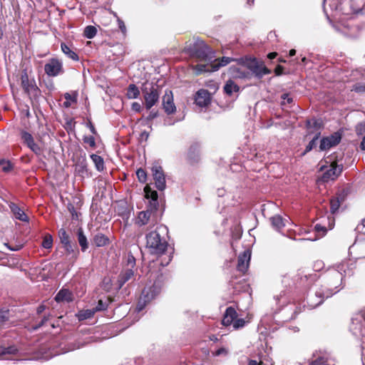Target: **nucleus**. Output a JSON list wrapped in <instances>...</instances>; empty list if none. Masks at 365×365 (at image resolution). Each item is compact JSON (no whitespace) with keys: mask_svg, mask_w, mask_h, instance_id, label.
Masks as SVG:
<instances>
[{"mask_svg":"<svg viewBox=\"0 0 365 365\" xmlns=\"http://www.w3.org/2000/svg\"><path fill=\"white\" fill-rule=\"evenodd\" d=\"M64 98L67 101H71L73 102L76 101V99L75 97H72L69 93H66L64 94Z\"/></svg>","mask_w":365,"mask_h":365,"instance_id":"63","label":"nucleus"},{"mask_svg":"<svg viewBox=\"0 0 365 365\" xmlns=\"http://www.w3.org/2000/svg\"><path fill=\"white\" fill-rule=\"evenodd\" d=\"M42 247L45 249H50L53 245V238L51 235H46L44 236L42 241Z\"/></svg>","mask_w":365,"mask_h":365,"instance_id":"37","label":"nucleus"},{"mask_svg":"<svg viewBox=\"0 0 365 365\" xmlns=\"http://www.w3.org/2000/svg\"><path fill=\"white\" fill-rule=\"evenodd\" d=\"M95 314V310L93 309H86L80 311L78 314V319L79 321L85 320L87 319L91 318Z\"/></svg>","mask_w":365,"mask_h":365,"instance_id":"34","label":"nucleus"},{"mask_svg":"<svg viewBox=\"0 0 365 365\" xmlns=\"http://www.w3.org/2000/svg\"><path fill=\"white\" fill-rule=\"evenodd\" d=\"M4 246H6L9 250L11 251H18L21 248V245H16L15 247H11L8 243H4Z\"/></svg>","mask_w":365,"mask_h":365,"instance_id":"59","label":"nucleus"},{"mask_svg":"<svg viewBox=\"0 0 365 365\" xmlns=\"http://www.w3.org/2000/svg\"><path fill=\"white\" fill-rule=\"evenodd\" d=\"M190 53L202 60L211 61L215 57L214 53L210 47L201 39L196 38L192 44H190L187 47Z\"/></svg>","mask_w":365,"mask_h":365,"instance_id":"6","label":"nucleus"},{"mask_svg":"<svg viewBox=\"0 0 365 365\" xmlns=\"http://www.w3.org/2000/svg\"><path fill=\"white\" fill-rule=\"evenodd\" d=\"M11 210L12 211L16 219H18L22 222H28L29 217L25 212L16 204L11 203L9 205Z\"/></svg>","mask_w":365,"mask_h":365,"instance_id":"20","label":"nucleus"},{"mask_svg":"<svg viewBox=\"0 0 365 365\" xmlns=\"http://www.w3.org/2000/svg\"><path fill=\"white\" fill-rule=\"evenodd\" d=\"M237 62L239 65L247 68L251 75L254 74L257 78H261L264 75L271 73V71L264 66L262 61H259L255 58H240L237 60Z\"/></svg>","mask_w":365,"mask_h":365,"instance_id":"5","label":"nucleus"},{"mask_svg":"<svg viewBox=\"0 0 365 365\" xmlns=\"http://www.w3.org/2000/svg\"><path fill=\"white\" fill-rule=\"evenodd\" d=\"M187 157L191 163H195L198 160L199 150L197 145H192L188 151Z\"/></svg>","mask_w":365,"mask_h":365,"instance_id":"32","label":"nucleus"},{"mask_svg":"<svg viewBox=\"0 0 365 365\" xmlns=\"http://www.w3.org/2000/svg\"><path fill=\"white\" fill-rule=\"evenodd\" d=\"M144 191L145 197L150 199L149 207H151V209L157 210L158 206L157 192L151 190L149 186H145Z\"/></svg>","mask_w":365,"mask_h":365,"instance_id":"18","label":"nucleus"},{"mask_svg":"<svg viewBox=\"0 0 365 365\" xmlns=\"http://www.w3.org/2000/svg\"><path fill=\"white\" fill-rule=\"evenodd\" d=\"M108 307V304L106 302H103V300L100 299L98 302L97 306L93 309L96 312L103 311L106 310Z\"/></svg>","mask_w":365,"mask_h":365,"instance_id":"45","label":"nucleus"},{"mask_svg":"<svg viewBox=\"0 0 365 365\" xmlns=\"http://www.w3.org/2000/svg\"><path fill=\"white\" fill-rule=\"evenodd\" d=\"M318 135H316L309 143V144L307 145V146L306 147V149H305V151H304V153H307L309 151H310L314 146H316L317 145V140H318Z\"/></svg>","mask_w":365,"mask_h":365,"instance_id":"48","label":"nucleus"},{"mask_svg":"<svg viewBox=\"0 0 365 365\" xmlns=\"http://www.w3.org/2000/svg\"><path fill=\"white\" fill-rule=\"evenodd\" d=\"M237 59H233L232 58L225 56L222 57L220 59L215 60L214 61L212 62V70L216 71L219 70L220 67L225 66L230 62L233 61H237Z\"/></svg>","mask_w":365,"mask_h":365,"instance_id":"21","label":"nucleus"},{"mask_svg":"<svg viewBox=\"0 0 365 365\" xmlns=\"http://www.w3.org/2000/svg\"><path fill=\"white\" fill-rule=\"evenodd\" d=\"M223 88L225 93L229 96H231L233 93H237L240 91L239 86L232 79H229L226 81Z\"/></svg>","mask_w":365,"mask_h":365,"instance_id":"24","label":"nucleus"},{"mask_svg":"<svg viewBox=\"0 0 365 365\" xmlns=\"http://www.w3.org/2000/svg\"><path fill=\"white\" fill-rule=\"evenodd\" d=\"M284 68L282 66H277L274 70V73L277 76H280L283 73Z\"/></svg>","mask_w":365,"mask_h":365,"instance_id":"61","label":"nucleus"},{"mask_svg":"<svg viewBox=\"0 0 365 365\" xmlns=\"http://www.w3.org/2000/svg\"><path fill=\"white\" fill-rule=\"evenodd\" d=\"M141 91L147 110H150L159 101L161 89L157 83L146 81L143 83Z\"/></svg>","mask_w":365,"mask_h":365,"instance_id":"4","label":"nucleus"},{"mask_svg":"<svg viewBox=\"0 0 365 365\" xmlns=\"http://www.w3.org/2000/svg\"><path fill=\"white\" fill-rule=\"evenodd\" d=\"M63 248L65 249V250L68 252V253H71L73 252V247H72V245L71 243V242L66 243V244H63Z\"/></svg>","mask_w":365,"mask_h":365,"instance_id":"55","label":"nucleus"},{"mask_svg":"<svg viewBox=\"0 0 365 365\" xmlns=\"http://www.w3.org/2000/svg\"><path fill=\"white\" fill-rule=\"evenodd\" d=\"M342 169L341 165H337L335 162L331 163L329 166V169L324 172L322 180L324 182L335 180L341 174Z\"/></svg>","mask_w":365,"mask_h":365,"instance_id":"10","label":"nucleus"},{"mask_svg":"<svg viewBox=\"0 0 365 365\" xmlns=\"http://www.w3.org/2000/svg\"><path fill=\"white\" fill-rule=\"evenodd\" d=\"M309 365H327V359L324 357H319L311 361Z\"/></svg>","mask_w":365,"mask_h":365,"instance_id":"43","label":"nucleus"},{"mask_svg":"<svg viewBox=\"0 0 365 365\" xmlns=\"http://www.w3.org/2000/svg\"><path fill=\"white\" fill-rule=\"evenodd\" d=\"M251 257V252L249 250H245L242 254H240L238 257L237 261V270L245 273L250 264Z\"/></svg>","mask_w":365,"mask_h":365,"instance_id":"13","label":"nucleus"},{"mask_svg":"<svg viewBox=\"0 0 365 365\" xmlns=\"http://www.w3.org/2000/svg\"><path fill=\"white\" fill-rule=\"evenodd\" d=\"M350 271L346 262H342L336 267L330 268L324 272L318 283L312 287L314 295L308 299V305L315 308L343 287L342 279L344 276L349 274Z\"/></svg>","mask_w":365,"mask_h":365,"instance_id":"1","label":"nucleus"},{"mask_svg":"<svg viewBox=\"0 0 365 365\" xmlns=\"http://www.w3.org/2000/svg\"><path fill=\"white\" fill-rule=\"evenodd\" d=\"M134 276V272L131 269H128L120 273L118 277V284L120 288L125 282L130 280Z\"/></svg>","mask_w":365,"mask_h":365,"instance_id":"25","label":"nucleus"},{"mask_svg":"<svg viewBox=\"0 0 365 365\" xmlns=\"http://www.w3.org/2000/svg\"><path fill=\"white\" fill-rule=\"evenodd\" d=\"M83 140L85 143L88 144L91 148H95L96 140L93 136H84Z\"/></svg>","mask_w":365,"mask_h":365,"instance_id":"44","label":"nucleus"},{"mask_svg":"<svg viewBox=\"0 0 365 365\" xmlns=\"http://www.w3.org/2000/svg\"><path fill=\"white\" fill-rule=\"evenodd\" d=\"M230 73L232 78L240 79L251 78V73L245 68L232 66L230 68Z\"/></svg>","mask_w":365,"mask_h":365,"instance_id":"16","label":"nucleus"},{"mask_svg":"<svg viewBox=\"0 0 365 365\" xmlns=\"http://www.w3.org/2000/svg\"><path fill=\"white\" fill-rule=\"evenodd\" d=\"M17 351V349L14 346L3 347L0 346V356L6 354H14Z\"/></svg>","mask_w":365,"mask_h":365,"instance_id":"39","label":"nucleus"},{"mask_svg":"<svg viewBox=\"0 0 365 365\" xmlns=\"http://www.w3.org/2000/svg\"><path fill=\"white\" fill-rule=\"evenodd\" d=\"M21 138L23 143L32 150L36 155H40L42 153V148L35 143L32 135L27 131L23 130L21 132Z\"/></svg>","mask_w":365,"mask_h":365,"instance_id":"11","label":"nucleus"},{"mask_svg":"<svg viewBox=\"0 0 365 365\" xmlns=\"http://www.w3.org/2000/svg\"><path fill=\"white\" fill-rule=\"evenodd\" d=\"M151 171L155 180V187L158 190L163 191L166 187L165 177L163 170L158 163L153 165Z\"/></svg>","mask_w":365,"mask_h":365,"instance_id":"8","label":"nucleus"},{"mask_svg":"<svg viewBox=\"0 0 365 365\" xmlns=\"http://www.w3.org/2000/svg\"><path fill=\"white\" fill-rule=\"evenodd\" d=\"M270 222L272 227L277 231H279L285 226L283 218L278 215L270 217Z\"/></svg>","mask_w":365,"mask_h":365,"instance_id":"27","label":"nucleus"},{"mask_svg":"<svg viewBox=\"0 0 365 365\" xmlns=\"http://www.w3.org/2000/svg\"><path fill=\"white\" fill-rule=\"evenodd\" d=\"M282 99L283 100L282 104L291 103L293 101L292 98H291L288 93L282 94Z\"/></svg>","mask_w":365,"mask_h":365,"instance_id":"51","label":"nucleus"},{"mask_svg":"<svg viewBox=\"0 0 365 365\" xmlns=\"http://www.w3.org/2000/svg\"><path fill=\"white\" fill-rule=\"evenodd\" d=\"M136 175H137L138 180L140 182H143V183L145 182V181L147 180V173L143 169L139 168L136 171Z\"/></svg>","mask_w":365,"mask_h":365,"instance_id":"40","label":"nucleus"},{"mask_svg":"<svg viewBox=\"0 0 365 365\" xmlns=\"http://www.w3.org/2000/svg\"><path fill=\"white\" fill-rule=\"evenodd\" d=\"M132 109L135 112H140L141 110V106L138 102H134L132 103Z\"/></svg>","mask_w":365,"mask_h":365,"instance_id":"56","label":"nucleus"},{"mask_svg":"<svg viewBox=\"0 0 365 365\" xmlns=\"http://www.w3.org/2000/svg\"><path fill=\"white\" fill-rule=\"evenodd\" d=\"M307 125L308 128H315L318 129L320 128L321 122L317 119L312 118L307 121Z\"/></svg>","mask_w":365,"mask_h":365,"instance_id":"42","label":"nucleus"},{"mask_svg":"<svg viewBox=\"0 0 365 365\" xmlns=\"http://www.w3.org/2000/svg\"><path fill=\"white\" fill-rule=\"evenodd\" d=\"M163 107L165 112L168 115L173 114L176 111V107L173 101V94L170 90L165 91L163 97Z\"/></svg>","mask_w":365,"mask_h":365,"instance_id":"12","label":"nucleus"},{"mask_svg":"<svg viewBox=\"0 0 365 365\" xmlns=\"http://www.w3.org/2000/svg\"><path fill=\"white\" fill-rule=\"evenodd\" d=\"M148 137H149V133H148V132H147L145 130L141 132V133L140 134V140L141 141H143V140L146 141L148 140Z\"/></svg>","mask_w":365,"mask_h":365,"instance_id":"58","label":"nucleus"},{"mask_svg":"<svg viewBox=\"0 0 365 365\" xmlns=\"http://www.w3.org/2000/svg\"><path fill=\"white\" fill-rule=\"evenodd\" d=\"M110 242L109 238L102 233H97L93 237V243L97 247H104Z\"/></svg>","mask_w":365,"mask_h":365,"instance_id":"26","label":"nucleus"},{"mask_svg":"<svg viewBox=\"0 0 365 365\" xmlns=\"http://www.w3.org/2000/svg\"><path fill=\"white\" fill-rule=\"evenodd\" d=\"M87 127L90 129L91 132L93 134H96V130L93 123H91V121L88 120V122L87 123Z\"/></svg>","mask_w":365,"mask_h":365,"instance_id":"60","label":"nucleus"},{"mask_svg":"<svg viewBox=\"0 0 365 365\" xmlns=\"http://www.w3.org/2000/svg\"><path fill=\"white\" fill-rule=\"evenodd\" d=\"M245 321L243 319H237L234 321L232 325L235 329H237L243 327L245 326Z\"/></svg>","mask_w":365,"mask_h":365,"instance_id":"50","label":"nucleus"},{"mask_svg":"<svg viewBox=\"0 0 365 365\" xmlns=\"http://www.w3.org/2000/svg\"><path fill=\"white\" fill-rule=\"evenodd\" d=\"M73 299V294L67 289H61L55 297L57 302H70Z\"/></svg>","mask_w":365,"mask_h":365,"instance_id":"19","label":"nucleus"},{"mask_svg":"<svg viewBox=\"0 0 365 365\" xmlns=\"http://www.w3.org/2000/svg\"><path fill=\"white\" fill-rule=\"evenodd\" d=\"M21 84L24 92L30 97H36L39 89L34 78L29 79L26 70H24L21 75Z\"/></svg>","mask_w":365,"mask_h":365,"instance_id":"7","label":"nucleus"},{"mask_svg":"<svg viewBox=\"0 0 365 365\" xmlns=\"http://www.w3.org/2000/svg\"><path fill=\"white\" fill-rule=\"evenodd\" d=\"M76 170L78 173H84L86 171V165L84 162H82L81 165H77L76 167Z\"/></svg>","mask_w":365,"mask_h":365,"instance_id":"52","label":"nucleus"},{"mask_svg":"<svg viewBox=\"0 0 365 365\" xmlns=\"http://www.w3.org/2000/svg\"><path fill=\"white\" fill-rule=\"evenodd\" d=\"M9 318V314L8 310L0 309V324L8 320Z\"/></svg>","mask_w":365,"mask_h":365,"instance_id":"46","label":"nucleus"},{"mask_svg":"<svg viewBox=\"0 0 365 365\" xmlns=\"http://www.w3.org/2000/svg\"><path fill=\"white\" fill-rule=\"evenodd\" d=\"M118 24L120 30L122 31L123 34H125L126 32V27L124 22L121 19H118Z\"/></svg>","mask_w":365,"mask_h":365,"instance_id":"53","label":"nucleus"},{"mask_svg":"<svg viewBox=\"0 0 365 365\" xmlns=\"http://www.w3.org/2000/svg\"><path fill=\"white\" fill-rule=\"evenodd\" d=\"M58 235H59V238H60V240H61V242L62 245L66 244L70 242L69 236L67 234L65 229H63V228L60 229V230L58 231Z\"/></svg>","mask_w":365,"mask_h":365,"instance_id":"38","label":"nucleus"},{"mask_svg":"<svg viewBox=\"0 0 365 365\" xmlns=\"http://www.w3.org/2000/svg\"><path fill=\"white\" fill-rule=\"evenodd\" d=\"M153 210H155L154 209H148L147 210L140 212L138 216V221L137 223L140 226H143L146 225L148 222V220L151 216V213Z\"/></svg>","mask_w":365,"mask_h":365,"instance_id":"23","label":"nucleus"},{"mask_svg":"<svg viewBox=\"0 0 365 365\" xmlns=\"http://www.w3.org/2000/svg\"><path fill=\"white\" fill-rule=\"evenodd\" d=\"M341 136L339 134L335 133L329 137L322 138L321 140L319 148L322 150L329 149L339 144Z\"/></svg>","mask_w":365,"mask_h":365,"instance_id":"15","label":"nucleus"},{"mask_svg":"<svg viewBox=\"0 0 365 365\" xmlns=\"http://www.w3.org/2000/svg\"><path fill=\"white\" fill-rule=\"evenodd\" d=\"M48 320V318L47 317H43V319L41 320V322L36 327H34V329H38L39 327H41V326H43L44 324V323Z\"/></svg>","mask_w":365,"mask_h":365,"instance_id":"64","label":"nucleus"},{"mask_svg":"<svg viewBox=\"0 0 365 365\" xmlns=\"http://www.w3.org/2000/svg\"><path fill=\"white\" fill-rule=\"evenodd\" d=\"M196 104L200 107H206L210 103L211 98L208 91L205 89L199 90L195 98Z\"/></svg>","mask_w":365,"mask_h":365,"instance_id":"14","label":"nucleus"},{"mask_svg":"<svg viewBox=\"0 0 365 365\" xmlns=\"http://www.w3.org/2000/svg\"><path fill=\"white\" fill-rule=\"evenodd\" d=\"M351 91L356 93H365V83H357L354 84L351 88Z\"/></svg>","mask_w":365,"mask_h":365,"instance_id":"41","label":"nucleus"},{"mask_svg":"<svg viewBox=\"0 0 365 365\" xmlns=\"http://www.w3.org/2000/svg\"><path fill=\"white\" fill-rule=\"evenodd\" d=\"M344 200V195L342 194H339L336 197L331 199L330 210L332 214H336L338 212L340 205Z\"/></svg>","mask_w":365,"mask_h":365,"instance_id":"22","label":"nucleus"},{"mask_svg":"<svg viewBox=\"0 0 365 365\" xmlns=\"http://www.w3.org/2000/svg\"><path fill=\"white\" fill-rule=\"evenodd\" d=\"M140 96V91L135 84H130L127 88L126 96L129 99H135Z\"/></svg>","mask_w":365,"mask_h":365,"instance_id":"30","label":"nucleus"},{"mask_svg":"<svg viewBox=\"0 0 365 365\" xmlns=\"http://www.w3.org/2000/svg\"><path fill=\"white\" fill-rule=\"evenodd\" d=\"M97 33V29L93 26H88L84 29V36L87 38H93Z\"/></svg>","mask_w":365,"mask_h":365,"instance_id":"35","label":"nucleus"},{"mask_svg":"<svg viewBox=\"0 0 365 365\" xmlns=\"http://www.w3.org/2000/svg\"><path fill=\"white\" fill-rule=\"evenodd\" d=\"M356 132L358 135L365 134V123H360L356 126Z\"/></svg>","mask_w":365,"mask_h":365,"instance_id":"49","label":"nucleus"},{"mask_svg":"<svg viewBox=\"0 0 365 365\" xmlns=\"http://www.w3.org/2000/svg\"><path fill=\"white\" fill-rule=\"evenodd\" d=\"M63 53L66 55L69 58L78 61L79 60L78 54L73 51L68 46L66 43H62L61 45Z\"/></svg>","mask_w":365,"mask_h":365,"instance_id":"29","label":"nucleus"},{"mask_svg":"<svg viewBox=\"0 0 365 365\" xmlns=\"http://www.w3.org/2000/svg\"><path fill=\"white\" fill-rule=\"evenodd\" d=\"M172 257L169 255L168 259L163 261V259L159 261H153L149 264L150 268V278L153 280L152 286L146 287L142 292V295L139 299L138 304L136 306V311L138 312H141L146 306L147 303L150 302L160 292L163 284L165 280V277L162 272H158L153 270V268L157 265H161L162 267L167 266L171 261Z\"/></svg>","mask_w":365,"mask_h":365,"instance_id":"2","label":"nucleus"},{"mask_svg":"<svg viewBox=\"0 0 365 365\" xmlns=\"http://www.w3.org/2000/svg\"><path fill=\"white\" fill-rule=\"evenodd\" d=\"M135 257L133 255H129L128 256V264L130 265V267H133L135 265Z\"/></svg>","mask_w":365,"mask_h":365,"instance_id":"57","label":"nucleus"},{"mask_svg":"<svg viewBox=\"0 0 365 365\" xmlns=\"http://www.w3.org/2000/svg\"><path fill=\"white\" fill-rule=\"evenodd\" d=\"M0 166L2 170L5 173H9L13 169V165L9 160L5 159L0 160Z\"/></svg>","mask_w":365,"mask_h":365,"instance_id":"36","label":"nucleus"},{"mask_svg":"<svg viewBox=\"0 0 365 365\" xmlns=\"http://www.w3.org/2000/svg\"><path fill=\"white\" fill-rule=\"evenodd\" d=\"M158 116V113L154 111H150L149 115L147 117L148 120H152Z\"/></svg>","mask_w":365,"mask_h":365,"instance_id":"62","label":"nucleus"},{"mask_svg":"<svg viewBox=\"0 0 365 365\" xmlns=\"http://www.w3.org/2000/svg\"><path fill=\"white\" fill-rule=\"evenodd\" d=\"M227 354V350L225 348H220L215 351L214 353L215 356H220V355H226Z\"/></svg>","mask_w":365,"mask_h":365,"instance_id":"54","label":"nucleus"},{"mask_svg":"<svg viewBox=\"0 0 365 365\" xmlns=\"http://www.w3.org/2000/svg\"><path fill=\"white\" fill-rule=\"evenodd\" d=\"M324 267V263L322 260H317L313 264V269L316 272L321 271Z\"/></svg>","mask_w":365,"mask_h":365,"instance_id":"47","label":"nucleus"},{"mask_svg":"<svg viewBox=\"0 0 365 365\" xmlns=\"http://www.w3.org/2000/svg\"><path fill=\"white\" fill-rule=\"evenodd\" d=\"M196 75H200L205 72H213L212 70V63L210 64H197L193 67Z\"/></svg>","mask_w":365,"mask_h":365,"instance_id":"31","label":"nucleus"},{"mask_svg":"<svg viewBox=\"0 0 365 365\" xmlns=\"http://www.w3.org/2000/svg\"><path fill=\"white\" fill-rule=\"evenodd\" d=\"M165 231V227H158L146 235V247L151 253L161 255L166 251L168 244L165 238L161 236Z\"/></svg>","mask_w":365,"mask_h":365,"instance_id":"3","label":"nucleus"},{"mask_svg":"<svg viewBox=\"0 0 365 365\" xmlns=\"http://www.w3.org/2000/svg\"><path fill=\"white\" fill-rule=\"evenodd\" d=\"M91 158L96 168L98 171H102L104 169V161L101 156L96 154H92Z\"/></svg>","mask_w":365,"mask_h":365,"instance_id":"33","label":"nucleus"},{"mask_svg":"<svg viewBox=\"0 0 365 365\" xmlns=\"http://www.w3.org/2000/svg\"><path fill=\"white\" fill-rule=\"evenodd\" d=\"M44 71L48 76H57L63 72L62 62L56 58H51L45 64Z\"/></svg>","mask_w":365,"mask_h":365,"instance_id":"9","label":"nucleus"},{"mask_svg":"<svg viewBox=\"0 0 365 365\" xmlns=\"http://www.w3.org/2000/svg\"><path fill=\"white\" fill-rule=\"evenodd\" d=\"M78 242L81 246V251L85 252L88 247V242L82 228H79L77 232Z\"/></svg>","mask_w":365,"mask_h":365,"instance_id":"28","label":"nucleus"},{"mask_svg":"<svg viewBox=\"0 0 365 365\" xmlns=\"http://www.w3.org/2000/svg\"><path fill=\"white\" fill-rule=\"evenodd\" d=\"M236 317L237 312L235 311V309L232 307H227L224 314L222 323L224 326H230L232 324H233V322Z\"/></svg>","mask_w":365,"mask_h":365,"instance_id":"17","label":"nucleus"}]
</instances>
